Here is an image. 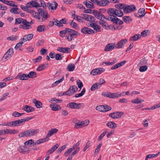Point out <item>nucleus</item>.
I'll return each instance as SVG.
<instances>
[{
	"label": "nucleus",
	"mask_w": 160,
	"mask_h": 160,
	"mask_svg": "<svg viewBox=\"0 0 160 160\" xmlns=\"http://www.w3.org/2000/svg\"><path fill=\"white\" fill-rule=\"evenodd\" d=\"M84 105L83 103H77L74 102H71L67 104V107L71 108L78 109L82 108Z\"/></svg>",
	"instance_id": "nucleus-1"
},
{
	"label": "nucleus",
	"mask_w": 160,
	"mask_h": 160,
	"mask_svg": "<svg viewBox=\"0 0 160 160\" xmlns=\"http://www.w3.org/2000/svg\"><path fill=\"white\" fill-rule=\"evenodd\" d=\"M78 88L75 85L71 86L68 90L66 92V95L71 96L73 95L78 90Z\"/></svg>",
	"instance_id": "nucleus-2"
},
{
	"label": "nucleus",
	"mask_w": 160,
	"mask_h": 160,
	"mask_svg": "<svg viewBox=\"0 0 160 160\" xmlns=\"http://www.w3.org/2000/svg\"><path fill=\"white\" fill-rule=\"evenodd\" d=\"M38 11L39 14L42 17V21H45L48 18V12L46 10H44L42 8H39Z\"/></svg>",
	"instance_id": "nucleus-3"
},
{
	"label": "nucleus",
	"mask_w": 160,
	"mask_h": 160,
	"mask_svg": "<svg viewBox=\"0 0 160 160\" xmlns=\"http://www.w3.org/2000/svg\"><path fill=\"white\" fill-rule=\"evenodd\" d=\"M105 70V69L102 68H97L92 70L90 73L92 75H96L101 74L102 72H104Z\"/></svg>",
	"instance_id": "nucleus-4"
},
{
	"label": "nucleus",
	"mask_w": 160,
	"mask_h": 160,
	"mask_svg": "<svg viewBox=\"0 0 160 160\" xmlns=\"http://www.w3.org/2000/svg\"><path fill=\"white\" fill-rule=\"evenodd\" d=\"M136 9V7L134 5L125 6L124 8V12L125 13L130 12L133 11Z\"/></svg>",
	"instance_id": "nucleus-5"
},
{
	"label": "nucleus",
	"mask_w": 160,
	"mask_h": 160,
	"mask_svg": "<svg viewBox=\"0 0 160 160\" xmlns=\"http://www.w3.org/2000/svg\"><path fill=\"white\" fill-rule=\"evenodd\" d=\"M123 114V112H114L109 114V116L113 119H116L120 118Z\"/></svg>",
	"instance_id": "nucleus-6"
},
{
	"label": "nucleus",
	"mask_w": 160,
	"mask_h": 160,
	"mask_svg": "<svg viewBox=\"0 0 160 160\" xmlns=\"http://www.w3.org/2000/svg\"><path fill=\"white\" fill-rule=\"evenodd\" d=\"M127 42L128 40L126 39H124L120 41L117 44L115 43L114 44V45L117 48H122V46Z\"/></svg>",
	"instance_id": "nucleus-7"
},
{
	"label": "nucleus",
	"mask_w": 160,
	"mask_h": 160,
	"mask_svg": "<svg viewBox=\"0 0 160 160\" xmlns=\"http://www.w3.org/2000/svg\"><path fill=\"white\" fill-rule=\"evenodd\" d=\"M81 32L85 34H90L94 33V31L88 27H84L81 29Z\"/></svg>",
	"instance_id": "nucleus-8"
},
{
	"label": "nucleus",
	"mask_w": 160,
	"mask_h": 160,
	"mask_svg": "<svg viewBox=\"0 0 160 160\" xmlns=\"http://www.w3.org/2000/svg\"><path fill=\"white\" fill-rule=\"evenodd\" d=\"M28 74L19 73L16 77V79H18L21 80H26L28 79Z\"/></svg>",
	"instance_id": "nucleus-9"
},
{
	"label": "nucleus",
	"mask_w": 160,
	"mask_h": 160,
	"mask_svg": "<svg viewBox=\"0 0 160 160\" xmlns=\"http://www.w3.org/2000/svg\"><path fill=\"white\" fill-rule=\"evenodd\" d=\"M102 96L110 98H114V93H112L110 92H104L101 94Z\"/></svg>",
	"instance_id": "nucleus-10"
},
{
	"label": "nucleus",
	"mask_w": 160,
	"mask_h": 160,
	"mask_svg": "<svg viewBox=\"0 0 160 160\" xmlns=\"http://www.w3.org/2000/svg\"><path fill=\"white\" fill-rule=\"evenodd\" d=\"M58 6V4L56 2H53V4L49 2L47 3L48 8L49 10H50V9H51V10H55L56 9Z\"/></svg>",
	"instance_id": "nucleus-11"
},
{
	"label": "nucleus",
	"mask_w": 160,
	"mask_h": 160,
	"mask_svg": "<svg viewBox=\"0 0 160 160\" xmlns=\"http://www.w3.org/2000/svg\"><path fill=\"white\" fill-rule=\"evenodd\" d=\"M126 61L124 60L121 62L120 63H118L115 64V65L112 66L111 67V69L112 70L118 68L119 67L123 65L126 63Z\"/></svg>",
	"instance_id": "nucleus-12"
},
{
	"label": "nucleus",
	"mask_w": 160,
	"mask_h": 160,
	"mask_svg": "<svg viewBox=\"0 0 160 160\" xmlns=\"http://www.w3.org/2000/svg\"><path fill=\"white\" fill-rule=\"evenodd\" d=\"M59 146L58 144H56L53 147L49 149L47 152L46 154L48 155L52 153L58 148Z\"/></svg>",
	"instance_id": "nucleus-13"
},
{
	"label": "nucleus",
	"mask_w": 160,
	"mask_h": 160,
	"mask_svg": "<svg viewBox=\"0 0 160 160\" xmlns=\"http://www.w3.org/2000/svg\"><path fill=\"white\" fill-rule=\"evenodd\" d=\"M83 4L85 5L86 7L88 8H94V6L93 3L91 2L86 1L83 2Z\"/></svg>",
	"instance_id": "nucleus-14"
},
{
	"label": "nucleus",
	"mask_w": 160,
	"mask_h": 160,
	"mask_svg": "<svg viewBox=\"0 0 160 160\" xmlns=\"http://www.w3.org/2000/svg\"><path fill=\"white\" fill-rule=\"evenodd\" d=\"M18 136L19 138L30 136L29 130L25 131L20 133Z\"/></svg>",
	"instance_id": "nucleus-15"
},
{
	"label": "nucleus",
	"mask_w": 160,
	"mask_h": 160,
	"mask_svg": "<svg viewBox=\"0 0 160 160\" xmlns=\"http://www.w3.org/2000/svg\"><path fill=\"white\" fill-rule=\"evenodd\" d=\"M22 109L28 113L34 111L35 110L34 108L27 105H25L24 107L22 108Z\"/></svg>",
	"instance_id": "nucleus-16"
},
{
	"label": "nucleus",
	"mask_w": 160,
	"mask_h": 160,
	"mask_svg": "<svg viewBox=\"0 0 160 160\" xmlns=\"http://www.w3.org/2000/svg\"><path fill=\"white\" fill-rule=\"evenodd\" d=\"M57 50L62 53H68L70 50V49L69 48H62L58 47L57 49Z\"/></svg>",
	"instance_id": "nucleus-17"
},
{
	"label": "nucleus",
	"mask_w": 160,
	"mask_h": 160,
	"mask_svg": "<svg viewBox=\"0 0 160 160\" xmlns=\"http://www.w3.org/2000/svg\"><path fill=\"white\" fill-rule=\"evenodd\" d=\"M50 107L54 111H58L61 109V107L60 106L56 104H51L50 105Z\"/></svg>",
	"instance_id": "nucleus-18"
},
{
	"label": "nucleus",
	"mask_w": 160,
	"mask_h": 160,
	"mask_svg": "<svg viewBox=\"0 0 160 160\" xmlns=\"http://www.w3.org/2000/svg\"><path fill=\"white\" fill-rule=\"evenodd\" d=\"M67 29L68 30V34L76 36H79L80 35L79 32L69 28H68Z\"/></svg>",
	"instance_id": "nucleus-19"
},
{
	"label": "nucleus",
	"mask_w": 160,
	"mask_h": 160,
	"mask_svg": "<svg viewBox=\"0 0 160 160\" xmlns=\"http://www.w3.org/2000/svg\"><path fill=\"white\" fill-rule=\"evenodd\" d=\"M113 43L108 44L105 47L104 50L106 51H109L113 50L115 47V46L112 45Z\"/></svg>",
	"instance_id": "nucleus-20"
},
{
	"label": "nucleus",
	"mask_w": 160,
	"mask_h": 160,
	"mask_svg": "<svg viewBox=\"0 0 160 160\" xmlns=\"http://www.w3.org/2000/svg\"><path fill=\"white\" fill-rule=\"evenodd\" d=\"M109 2L108 0H100L99 1L98 6L101 7H104L108 5Z\"/></svg>",
	"instance_id": "nucleus-21"
},
{
	"label": "nucleus",
	"mask_w": 160,
	"mask_h": 160,
	"mask_svg": "<svg viewBox=\"0 0 160 160\" xmlns=\"http://www.w3.org/2000/svg\"><path fill=\"white\" fill-rule=\"evenodd\" d=\"M58 131V130L56 128H53L49 130L47 135V137L49 138L54 133H56Z\"/></svg>",
	"instance_id": "nucleus-22"
},
{
	"label": "nucleus",
	"mask_w": 160,
	"mask_h": 160,
	"mask_svg": "<svg viewBox=\"0 0 160 160\" xmlns=\"http://www.w3.org/2000/svg\"><path fill=\"white\" fill-rule=\"evenodd\" d=\"M106 19L112 22L113 23H115L116 20L117 19V20H118V18L117 17L114 15H108V17L106 18Z\"/></svg>",
	"instance_id": "nucleus-23"
},
{
	"label": "nucleus",
	"mask_w": 160,
	"mask_h": 160,
	"mask_svg": "<svg viewBox=\"0 0 160 160\" xmlns=\"http://www.w3.org/2000/svg\"><path fill=\"white\" fill-rule=\"evenodd\" d=\"M33 102L34 103L35 106L37 108H42V103L40 101L34 99L33 100Z\"/></svg>",
	"instance_id": "nucleus-24"
},
{
	"label": "nucleus",
	"mask_w": 160,
	"mask_h": 160,
	"mask_svg": "<svg viewBox=\"0 0 160 160\" xmlns=\"http://www.w3.org/2000/svg\"><path fill=\"white\" fill-rule=\"evenodd\" d=\"M48 63L41 64L38 67L37 70L38 71H40L44 70L45 68L48 67Z\"/></svg>",
	"instance_id": "nucleus-25"
},
{
	"label": "nucleus",
	"mask_w": 160,
	"mask_h": 160,
	"mask_svg": "<svg viewBox=\"0 0 160 160\" xmlns=\"http://www.w3.org/2000/svg\"><path fill=\"white\" fill-rule=\"evenodd\" d=\"M90 25L96 31L98 32L101 31V27L99 25L93 23H92V24H90Z\"/></svg>",
	"instance_id": "nucleus-26"
},
{
	"label": "nucleus",
	"mask_w": 160,
	"mask_h": 160,
	"mask_svg": "<svg viewBox=\"0 0 160 160\" xmlns=\"http://www.w3.org/2000/svg\"><path fill=\"white\" fill-rule=\"evenodd\" d=\"M96 109L97 110H98L99 111L102 112H106L104 107V105H101L97 106L96 107Z\"/></svg>",
	"instance_id": "nucleus-27"
},
{
	"label": "nucleus",
	"mask_w": 160,
	"mask_h": 160,
	"mask_svg": "<svg viewBox=\"0 0 160 160\" xmlns=\"http://www.w3.org/2000/svg\"><path fill=\"white\" fill-rule=\"evenodd\" d=\"M106 125L109 128L112 129L115 128L117 127V124L115 122H108Z\"/></svg>",
	"instance_id": "nucleus-28"
},
{
	"label": "nucleus",
	"mask_w": 160,
	"mask_h": 160,
	"mask_svg": "<svg viewBox=\"0 0 160 160\" xmlns=\"http://www.w3.org/2000/svg\"><path fill=\"white\" fill-rule=\"evenodd\" d=\"M75 65L72 63L69 64L66 68L69 71H72L75 69Z\"/></svg>",
	"instance_id": "nucleus-29"
},
{
	"label": "nucleus",
	"mask_w": 160,
	"mask_h": 160,
	"mask_svg": "<svg viewBox=\"0 0 160 160\" xmlns=\"http://www.w3.org/2000/svg\"><path fill=\"white\" fill-rule=\"evenodd\" d=\"M37 31L39 32H41L46 31L47 29L45 28V26L44 25L38 26L37 28Z\"/></svg>",
	"instance_id": "nucleus-30"
},
{
	"label": "nucleus",
	"mask_w": 160,
	"mask_h": 160,
	"mask_svg": "<svg viewBox=\"0 0 160 160\" xmlns=\"http://www.w3.org/2000/svg\"><path fill=\"white\" fill-rule=\"evenodd\" d=\"M28 78H34L37 77L36 72L34 71H31L28 74Z\"/></svg>",
	"instance_id": "nucleus-31"
},
{
	"label": "nucleus",
	"mask_w": 160,
	"mask_h": 160,
	"mask_svg": "<svg viewBox=\"0 0 160 160\" xmlns=\"http://www.w3.org/2000/svg\"><path fill=\"white\" fill-rule=\"evenodd\" d=\"M150 31L148 30H145L141 33V37H145L149 35Z\"/></svg>",
	"instance_id": "nucleus-32"
},
{
	"label": "nucleus",
	"mask_w": 160,
	"mask_h": 160,
	"mask_svg": "<svg viewBox=\"0 0 160 160\" xmlns=\"http://www.w3.org/2000/svg\"><path fill=\"white\" fill-rule=\"evenodd\" d=\"M115 10L116 13L115 12V15L116 16L119 17H121L123 16V12L121 10L116 9Z\"/></svg>",
	"instance_id": "nucleus-33"
},
{
	"label": "nucleus",
	"mask_w": 160,
	"mask_h": 160,
	"mask_svg": "<svg viewBox=\"0 0 160 160\" xmlns=\"http://www.w3.org/2000/svg\"><path fill=\"white\" fill-rule=\"evenodd\" d=\"M126 6V5L124 4L119 3L118 4H116L115 5V7L118 9H123V11L124 10V8Z\"/></svg>",
	"instance_id": "nucleus-34"
},
{
	"label": "nucleus",
	"mask_w": 160,
	"mask_h": 160,
	"mask_svg": "<svg viewBox=\"0 0 160 160\" xmlns=\"http://www.w3.org/2000/svg\"><path fill=\"white\" fill-rule=\"evenodd\" d=\"M30 136H33L37 134L39 131L38 129L29 130Z\"/></svg>",
	"instance_id": "nucleus-35"
},
{
	"label": "nucleus",
	"mask_w": 160,
	"mask_h": 160,
	"mask_svg": "<svg viewBox=\"0 0 160 160\" xmlns=\"http://www.w3.org/2000/svg\"><path fill=\"white\" fill-rule=\"evenodd\" d=\"M116 9L114 8H109L107 10V12L109 15H115Z\"/></svg>",
	"instance_id": "nucleus-36"
},
{
	"label": "nucleus",
	"mask_w": 160,
	"mask_h": 160,
	"mask_svg": "<svg viewBox=\"0 0 160 160\" xmlns=\"http://www.w3.org/2000/svg\"><path fill=\"white\" fill-rule=\"evenodd\" d=\"M72 17H73L74 19L79 22H82V20L81 19V17L80 16L76 15L75 14H72Z\"/></svg>",
	"instance_id": "nucleus-37"
},
{
	"label": "nucleus",
	"mask_w": 160,
	"mask_h": 160,
	"mask_svg": "<svg viewBox=\"0 0 160 160\" xmlns=\"http://www.w3.org/2000/svg\"><path fill=\"white\" fill-rule=\"evenodd\" d=\"M69 22L70 25L72 26L73 28L75 29H77L78 28V24L76 22L72 20H70Z\"/></svg>",
	"instance_id": "nucleus-38"
},
{
	"label": "nucleus",
	"mask_w": 160,
	"mask_h": 160,
	"mask_svg": "<svg viewBox=\"0 0 160 160\" xmlns=\"http://www.w3.org/2000/svg\"><path fill=\"white\" fill-rule=\"evenodd\" d=\"M140 35L139 34H137L134 36L131 37L129 39V41H136L138 40L139 38V36Z\"/></svg>",
	"instance_id": "nucleus-39"
},
{
	"label": "nucleus",
	"mask_w": 160,
	"mask_h": 160,
	"mask_svg": "<svg viewBox=\"0 0 160 160\" xmlns=\"http://www.w3.org/2000/svg\"><path fill=\"white\" fill-rule=\"evenodd\" d=\"M20 10V9L18 8H13L11 9L10 11L12 13L17 14L19 13L20 12V11H18V10Z\"/></svg>",
	"instance_id": "nucleus-40"
},
{
	"label": "nucleus",
	"mask_w": 160,
	"mask_h": 160,
	"mask_svg": "<svg viewBox=\"0 0 160 160\" xmlns=\"http://www.w3.org/2000/svg\"><path fill=\"white\" fill-rule=\"evenodd\" d=\"M92 13L94 16L98 19H100V12H98L97 10H94L93 11Z\"/></svg>",
	"instance_id": "nucleus-41"
},
{
	"label": "nucleus",
	"mask_w": 160,
	"mask_h": 160,
	"mask_svg": "<svg viewBox=\"0 0 160 160\" xmlns=\"http://www.w3.org/2000/svg\"><path fill=\"white\" fill-rule=\"evenodd\" d=\"M86 91L85 88H83L80 93L76 94L75 95V98H78L82 96L85 93Z\"/></svg>",
	"instance_id": "nucleus-42"
},
{
	"label": "nucleus",
	"mask_w": 160,
	"mask_h": 160,
	"mask_svg": "<svg viewBox=\"0 0 160 160\" xmlns=\"http://www.w3.org/2000/svg\"><path fill=\"white\" fill-rule=\"evenodd\" d=\"M26 148V146H20L18 150L21 153H25L26 151L25 148Z\"/></svg>",
	"instance_id": "nucleus-43"
},
{
	"label": "nucleus",
	"mask_w": 160,
	"mask_h": 160,
	"mask_svg": "<svg viewBox=\"0 0 160 160\" xmlns=\"http://www.w3.org/2000/svg\"><path fill=\"white\" fill-rule=\"evenodd\" d=\"M67 29H68V28H66L65 30L60 31L59 32L60 36L61 37H63L64 36V35L66 33H68V30Z\"/></svg>",
	"instance_id": "nucleus-44"
},
{
	"label": "nucleus",
	"mask_w": 160,
	"mask_h": 160,
	"mask_svg": "<svg viewBox=\"0 0 160 160\" xmlns=\"http://www.w3.org/2000/svg\"><path fill=\"white\" fill-rule=\"evenodd\" d=\"M19 28L24 29H28L31 28V27L30 25H26L23 24V25H19Z\"/></svg>",
	"instance_id": "nucleus-45"
},
{
	"label": "nucleus",
	"mask_w": 160,
	"mask_h": 160,
	"mask_svg": "<svg viewBox=\"0 0 160 160\" xmlns=\"http://www.w3.org/2000/svg\"><path fill=\"white\" fill-rule=\"evenodd\" d=\"M31 2H32V7H35V8H39L41 7V6H40V4H39L38 2H36V1H32Z\"/></svg>",
	"instance_id": "nucleus-46"
},
{
	"label": "nucleus",
	"mask_w": 160,
	"mask_h": 160,
	"mask_svg": "<svg viewBox=\"0 0 160 160\" xmlns=\"http://www.w3.org/2000/svg\"><path fill=\"white\" fill-rule=\"evenodd\" d=\"M24 114V113H20L14 111L12 113V116L14 117L17 118L22 116Z\"/></svg>",
	"instance_id": "nucleus-47"
},
{
	"label": "nucleus",
	"mask_w": 160,
	"mask_h": 160,
	"mask_svg": "<svg viewBox=\"0 0 160 160\" xmlns=\"http://www.w3.org/2000/svg\"><path fill=\"white\" fill-rule=\"evenodd\" d=\"M99 23L103 28L105 29L108 30V29L107 28V27L106 26L107 23L106 22L104 21L103 20H101L99 22Z\"/></svg>",
	"instance_id": "nucleus-48"
},
{
	"label": "nucleus",
	"mask_w": 160,
	"mask_h": 160,
	"mask_svg": "<svg viewBox=\"0 0 160 160\" xmlns=\"http://www.w3.org/2000/svg\"><path fill=\"white\" fill-rule=\"evenodd\" d=\"M99 87L98 86L97 83H96L93 84L91 87L90 90L91 91L95 90L96 89H99Z\"/></svg>",
	"instance_id": "nucleus-49"
},
{
	"label": "nucleus",
	"mask_w": 160,
	"mask_h": 160,
	"mask_svg": "<svg viewBox=\"0 0 160 160\" xmlns=\"http://www.w3.org/2000/svg\"><path fill=\"white\" fill-rule=\"evenodd\" d=\"M117 62V60L116 59H115L112 62H103V63H104L107 65H113L115 63Z\"/></svg>",
	"instance_id": "nucleus-50"
},
{
	"label": "nucleus",
	"mask_w": 160,
	"mask_h": 160,
	"mask_svg": "<svg viewBox=\"0 0 160 160\" xmlns=\"http://www.w3.org/2000/svg\"><path fill=\"white\" fill-rule=\"evenodd\" d=\"M53 20H54V22H55V25L59 27H62L63 26V25L61 24L60 21L55 18H54Z\"/></svg>",
	"instance_id": "nucleus-51"
},
{
	"label": "nucleus",
	"mask_w": 160,
	"mask_h": 160,
	"mask_svg": "<svg viewBox=\"0 0 160 160\" xmlns=\"http://www.w3.org/2000/svg\"><path fill=\"white\" fill-rule=\"evenodd\" d=\"M74 35L68 34V36H67V40L69 41L73 40L74 39V38H76V37H74Z\"/></svg>",
	"instance_id": "nucleus-52"
},
{
	"label": "nucleus",
	"mask_w": 160,
	"mask_h": 160,
	"mask_svg": "<svg viewBox=\"0 0 160 160\" xmlns=\"http://www.w3.org/2000/svg\"><path fill=\"white\" fill-rule=\"evenodd\" d=\"M159 152H158L156 154H148L147 156L149 158H152L157 157L159 154Z\"/></svg>",
	"instance_id": "nucleus-53"
},
{
	"label": "nucleus",
	"mask_w": 160,
	"mask_h": 160,
	"mask_svg": "<svg viewBox=\"0 0 160 160\" xmlns=\"http://www.w3.org/2000/svg\"><path fill=\"white\" fill-rule=\"evenodd\" d=\"M33 141L32 139H30L27 141L24 142V145L26 146H31L32 144V142Z\"/></svg>",
	"instance_id": "nucleus-54"
},
{
	"label": "nucleus",
	"mask_w": 160,
	"mask_h": 160,
	"mask_svg": "<svg viewBox=\"0 0 160 160\" xmlns=\"http://www.w3.org/2000/svg\"><path fill=\"white\" fill-rule=\"evenodd\" d=\"M124 92H122L120 94H119L118 92L114 93V98L124 96Z\"/></svg>",
	"instance_id": "nucleus-55"
},
{
	"label": "nucleus",
	"mask_w": 160,
	"mask_h": 160,
	"mask_svg": "<svg viewBox=\"0 0 160 160\" xmlns=\"http://www.w3.org/2000/svg\"><path fill=\"white\" fill-rule=\"evenodd\" d=\"M146 13L145 9L143 8H141V20L142 19V17L145 16Z\"/></svg>",
	"instance_id": "nucleus-56"
},
{
	"label": "nucleus",
	"mask_w": 160,
	"mask_h": 160,
	"mask_svg": "<svg viewBox=\"0 0 160 160\" xmlns=\"http://www.w3.org/2000/svg\"><path fill=\"white\" fill-rule=\"evenodd\" d=\"M49 139V138L47 137V136H46L45 138H42V139H39L38 140V142L40 144L46 141H48Z\"/></svg>",
	"instance_id": "nucleus-57"
},
{
	"label": "nucleus",
	"mask_w": 160,
	"mask_h": 160,
	"mask_svg": "<svg viewBox=\"0 0 160 160\" xmlns=\"http://www.w3.org/2000/svg\"><path fill=\"white\" fill-rule=\"evenodd\" d=\"M33 36V34H29L25 36L26 37L27 40L29 41L32 39Z\"/></svg>",
	"instance_id": "nucleus-58"
},
{
	"label": "nucleus",
	"mask_w": 160,
	"mask_h": 160,
	"mask_svg": "<svg viewBox=\"0 0 160 160\" xmlns=\"http://www.w3.org/2000/svg\"><path fill=\"white\" fill-rule=\"evenodd\" d=\"M131 102L134 104H139L140 103V99L138 98L132 99L131 101Z\"/></svg>",
	"instance_id": "nucleus-59"
},
{
	"label": "nucleus",
	"mask_w": 160,
	"mask_h": 160,
	"mask_svg": "<svg viewBox=\"0 0 160 160\" xmlns=\"http://www.w3.org/2000/svg\"><path fill=\"white\" fill-rule=\"evenodd\" d=\"M23 43V42L20 41L19 43H17L14 48L15 49L17 50L18 48L22 46Z\"/></svg>",
	"instance_id": "nucleus-60"
},
{
	"label": "nucleus",
	"mask_w": 160,
	"mask_h": 160,
	"mask_svg": "<svg viewBox=\"0 0 160 160\" xmlns=\"http://www.w3.org/2000/svg\"><path fill=\"white\" fill-rule=\"evenodd\" d=\"M18 121V126H20L22 124H24V122H25L24 119H19L17 120Z\"/></svg>",
	"instance_id": "nucleus-61"
},
{
	"label": "nucleus",
	"mask_w": 160,
	"mask_h": 160,
	"mask_svg": "<svg viewBox=\"0 0 160 160\" xmlns=\"http://www.w3.org/2000/svg\"><path fill=\"white\" fill-rule=\"evenodd\" d=\"M55 59L57 60H60L62 59V57H61L60 54L57 53L55 56Z\"/></svg>",
	"instance_id": "nucleus-62"
},
{
	"label": "nucleus",
	"mask_w": 160,
	"mask_h": 160,
	"mask_svg": "<svg viewBox=\"0 0 160 160\" xmlns=\"http://www.w3.org/2000/svg\"><path fill=\"white\" fill-rule=\"evenodd\" d=\"M22 20H23V19L21 18H16L15 19V24H18L21 23L22 22Z\"/></svg>",
	"instance_id": "nucleus-63"
},
{
	"label": "nucleus",
	"mask_w": 160,
	"mask_h": 160,
	"mask_svg": "<svg viewBox=\"0 0 160 160\" xmlns=\"http://www.w3.org/2000/svg\"><path fill=\"white\" fill-rule=\"evenodd\" d=\"M18 39V37L16 36H12L11 37H8L7 38L8 40L12 41H15Z\"/></svg>",
	"instance_id": "nucleus-64"
}]
</instances>
